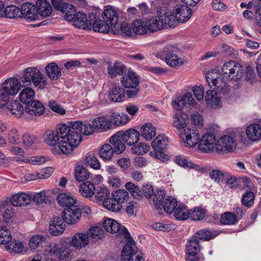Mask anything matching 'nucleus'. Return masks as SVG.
Here are the masks:
<instances>
[{
	"instance_id": "obj_26",
	"label": "nucleus",
	"mask_w": 261,
	"mask_h": 261,
	"mask_svg": "<svg viewBox=\"0 0 261 261\" xmlns=\"http://www.w3.org/2000/svg\"><path fill=\"white\" fill-rule=\"evenodd\" d=\"M108 73L112 78L115 77L117 75H123L126 72V66L119 61H116L114 64H109L108 67Z\"/></svg>"
},
{
	"instance_id": "obj_6",
	"label": "nucleus",
	"mask_w": 261,
	"mask_h": 261,
	"mask_svg": "<svg viewBox=\"0 0 261 261\" xmlns=\"http://www.w3.org/2000/svg\"><path fill=\"white\" fill-rule=\"evenodd\" d=\"M168 142V139L164 135H159L152 141L151 146L153 151L150 152L151 156L155 157L161 161L167 159V155L164 151L166 149Z\"/></svg>"
},
{
	"instance_id": "obj_59",
	"label": "nucleus",
	"mask_w": 261,
	"mask_h": 261,
	"mask_svg": "<svg viewBox=\"0 0 261 261\" xmlns=\"http://www.w3.org/2000/svg\"><path fill=\"white\" fill-rule=\"evenodd\" d=\"M45 237L42 235H35L33 236L30 239V247L32 250H35L42 246V244L45 242Z\"/></svg>"
},
{
	"instance_id": "obj_1",
	"label": "nucleus",
	"mask_w": 261,
	"mask_h": 261,
	"mask_svg": "<svg viewBox=\"0 0 261 261\" xmlns=\"http://www.w3.org/2000/svg\"><path fill=\"white\" fill-rule=\"evenodd\" d=\"M103 227L107 232L112 233H118V235L120 236V237L122 236L127 240V243L122 251L121 257L122 260L129 261L133 254L135 253L134 249L136 246L134 241L132 240L130 234L126 227L111 218L107 219L104 221Z\"/></svg>"
},
{
	"instance_id": "obj_62",
	"label": "nucleus",
	"mask_w": 261,
	"mask_h": 261,
	"mask_svg": "<svg viewBox=\"0 0 261 261\" xmlns=\"http://www.w3.org/2000/svg\"><path fill=\"white\" fill-rule=\"evenodd\" d=\"M11 239V233L9 229L6 226H0V244H7L10 242Z\"/></svg>"
},
{
	"instance_id": "obj_63",
	"label": "nucleus",
	"mask_w": 261,
	"mask_h": 261,
	"mask_svg": "<svg viewBox=\"0 0 261 261\" xmlns=\"http://www.w3.org/2000/svg\"><path fill=\"white\" fill-rule=\"evenodd\" d=\"M174 161L178 165L184 168H194L196 165L191 162L188 161L184 156L181 155L176 156L174 158Z\"/></svg>"
},
{
	"instance_id": "obj_21",
	"label": "nucleus",
	"mask_w": 261,
	"mask_h": 261,
	"mask_svg": "<svg viewBox=\"0 0 261 261\" xmlns=\"http://www.w3.org/2000/svg\"><path fill=\"white\" fill-rule=\"evenodd\" d=\"M61 128V124L58 125L56 131L48 130L44 135V142L50 146H54L58 144L59 148V142L61 140V136L60 134V129Z\"/></svg>"
},
{
	"instance_id": "obj_7",
	"label": "nucleus",
	"mask_w": 261,
	"mask_h": 261,
	"mask_svg": "<svg viewBox=\"0 0 261 261\" xmlns=\"http://www.w3.org/2000/svg\"><path fill=\"white\" fill-rule=\"evenodd\" d=\"M177 49L175 46L169 45L165 46L160 54L161 58L165 59L166 63L171 67L174 68L183 64L182 59L177 56Z\"/></svg>"
},
{
	"instance_id": "obj_13",
	"label": "nucleus",
	"mask_w": 261,
	"mask_h": 261,
	"mask_svg": "<svg viewBox=\"0 0 261 261\" xmlns=\"http://www.w3.org/2000/svg\"><path fill=\"white\" fill-rule=\"evenodd\" d=\"M158 17L161 23H163V29L174 27L177 23L175 14L167 9H160L157 11Z\"/></svg>"
},
{
	"instance_id": "obj_50",
	"label": "nucleus",
	"mask_w": 261,
	"mask_h": 261,
	"mask_svg": "<svg viewBox=\"0 0 261 261\" xmlns=\"http://www.w3.org/2000/svg\"><path fill=\"white\" fill-rule=\"evenodd\" d=\"M125 187L134 198L141 199L143 197V192L135 184L131 182H127L125 184Z\"/></svg>"
},
{
	"instance_id": "obj_16",
	"label": "nucleus",
	"mask_w": 261,
	"mask_h": 261,
	"mask_svg": "<svg viewBox=\"0 0 261 261\" xmlns=\"http://www.w3.org/2000/svg\"><path fill=\"white\" fill-rule=\"evenodd\" d=\"M20 79L16 77H11L5 80L2 84L3 87L10 95L13 96L16 95L21 88L23 86Z\"/></svg>"
},
{
	"instance_id": "obj_56",
	"label": "nucleus",
	"mask_w": 261,
	"mask_h": 261,
	"mask_svg": "<svg viewBox=\"0 0 261 261\" xmlns=\"http://www.w3.org/2000/svg\"><path fill=\"white\" fill-rule=\"evenodd\" d=\"M237 221V216L232 213L225 212L221 216L220 222L222 224L233 225Z\"/></svg>"
},
{
	"instance_id": "obj_12",
	"label": "nucleus",
	"mask_w": 261,
	"mask_h": 261,
	"mask_svg": "<svg viewBox=\"0 0 261 261\" xmlns=\"http://www.w3.org/2000/svg\"><path fill=\"white\" fill-rule=\"evenodd\" d=\"M180 137L187 146H195L199 142L200 135L195 128L184 129L180 134Z\"/></svg>"
},
{
	"instance_id": "obj_29",
	"label": "nucleus",
	"mask_w": 261,
	"mask_h": 261,
	"mask_svg": "<svg viewBox=\"0 0 261 261\" xmlns=\"http://www.w3.org/2000/svg\"><path fill=\"white\" fill-rule=\"evenodd\" d=\"M89 242V239L87 233H76L72 239L71 244L72 246L78 249L85 247Z\"/></svg>"
},
{
	"instance_id": "obj_53",
	"label": "nucleus",
	"mask_w": 261,
	"mask_h": 261,
	"mask_svg": "<svg viewBox=\"0 0 261 261\" xmlns=\"http://www.w3.org/2000/svg\"><path fill=\"white\" fill-rule=\"evenodd\" d=\"M252 6L256 8L255 16L257 23L261 25V0H252L247 5V8L250 9Z\"/></svg>"
},
{
	"instance_id": "obj_57",
	"label": "nucleus",
	"mask_w": 261,
	"mask_h": 261,
	"mask_svg": "<svg viewBox=\"0 0 261 261\" xmlns=\"http://www.w3.org/2000/svg\"><path fill=\"white\" fill-rule=\"evenodd\" d=\"M145 19L134 21L132 28L135 33L138 35H143L147 32V28L145 25Z\"/></svg>"
},
{
	"instance_id": "obj_36",
	"label": "nucleus",
	"mask_w": 261,
	"mask_h": 261,
	"mask_svg": "<svg viewBox=\"0 0 261 261\" xmlns=\"http://www.w3.org/2000/svg\"><path fill=\"white\" fill-rule=\"evenodd\" d=\"M31 200V197L25 193L14 195L11 198V202L15 206H25L30 202Z\"/></svg>"
},
{
	"instance_id": "obj_10",
	"label": "nucleus",
	"mask_w": 261,
	"mask_h": 261,
	"mask_svg": "<svg viewBox=\"0 0 261 261\" xmlns=\"http://www.w3.org/2000/svg\"><path fill=\"white\" fill-rule=\"evenodd\" d=\"M200 249L198 240L192 237L186 245L187 261H202L203 257L198 254Z\"/></svg>"
},
{
	"instance_id": "obj_35",
	"label": "nucleus",
	"mask_w": 261,
	"mask_h": 261,
	"mask_svg": "<svg viewBox=\"0 0 261 261\" xmlns=\"http://www.w3.org/2000/svg\"><path fill=\"white\" fill-rule=\"evenodd\" d=\"M219 94L214 90H207L205 96L206 103L213 108H219L221 102Z\"/></svg>"
},
{
	"instance_id": "obj_39",
	"label": "nucleus",
	"mask_w": 261,
	"mask_h": 261,
	"mask_svg": "<svg viewBox=\"0 0 261 261\" xmlns=\"http://www.w3.org/2000/svg\"><path fill=\"white\" fill-rule=\"evenodd\" d=\"M95 190L94 185L90 181H86L82 183L79 188L80 194L86 198H90L93 196Z\"/></svg>"
},
{
	"instance_id": "obj_23",
	"label": "nucleus",
	"mask_w": 261,
	"mask_h": 261,
	"mask_svg": "<svg viewBox=\"0 0 261 261\" xmlns=\"http://www.w3.org/2000/svg\"><path fill=\"white\" fill-rule=\"evenodd\" d=\"M45 111L44 105L37 100H34L26 105L24 112L30 115L40 116Z\"/></svg>"
},
{
	"instance_id": "obj_41",
	"label": "nucleus",
	"mask_w": 261,
	"mask_h": 261,
	"mask_svg": "<svg viewBox=\"0 0 261 261\" xmlns=\"http://www.w3.org/2000/svg\"><path fill=\"white\" fill-rule=\"evenodd\" d=\"M35 95V92L32 88L25 87L20 92L19 97L21 102L27 105L34 100Z\"/></svg>"
},
{
	"instance_id": "obj_33",
	"label": "nucleus",
	"mask_w": 261,
	"mask_h": 261,
	"mask_svg": "<svg viewBox=\"0 0 261 261\" xmlns=\"http://www.w3.org/2000/svg\"><path fill=\"white\" fill-rule=\"evenodd\" d=\"M92 123L95 126L96 130L98 132H107L111 129L109 119L105 116H100L94 118Z\"/></svg>"
},
{
	"instance_id": "obj_9",
	"label": "nucleus",
	"mask_w": 261,
	"mask_h": 261,
	"mask_svg": "<svg viewBox=\"0 0 261 261\" xmlns=\"http://www.w3.org/2000/svg\"><path fill=\"white\" fill-rule=\"evenodd\" d=\"M62 219L66 223L71 225L78 223L82 215V210L77 205L65 208L62 212Z\"/></svg>"
},
{
	"instance_id": "obj_27",
	"label": "nucleus",
	"mask_w": 261,
	"mask_h": 261,
	"mask_svg": "<svg viewBox=\"0 0 261 261\" xmlns=\"http://www.w3.org/2000/svg\"><path fill=\"white\" fill-rule=\"evenodd\" d=\"M246 135L249 141L255 142L261 139V125L253 123L249 125L246 129Z\"/></svg>"
},
{
	"instance_id": "obj_25",
	"label": "nucleus",
	"mask_w": 261,
	"mask_h": 261,
	"mask_svg": "<svg viewBox=\"0 0 261 261\" xmlns=\"http://www.w3.org/2000/svg\"><path fill=\"white\" fill-rule=\"evenodd\" d=\"M65 225L60 217H55L49 224V232L53 236H60L65 230Z\"/></svg>"
},
{
	"instance_id": "obj_44",
	"label": "nucleus",
	"mask_w": 261,
	"mask_h": 261,
	"mask_svg": "<svg viewBox=\"0 0 261 261\" xmlns=\"http://www.w3.org/2000/svg\"><path fill=\"white\" fill-rule=\"evenodd\" d=\"M156 129L151 123H146L141 128L142 136L146 140H151L155 135Z\"/></svg>"
},
{
	"instance_id": "obj_32",
	"label": "nucleus",
	"mask_w": 261,
	"mask_h": 261,
	"mask_svg": "<svg viewBox=\"0 0 261 261\" xmlns=\"http://www.w3.org/2000/svg\"><path fill=\"white\" fill-rule=\"evenodd\" d=\"M123 142L120 132L115 134L110 139V142L112 144L114 152L121 153L123 152L125 149V146Z\"/></svg>"
},
{
	"instance_id": "obj_24",
	"label": "nucleus",
	"mask_w": 261,
	"mask_h": 261,
	"mask_svg": "<svg viewBox=\"0 0 261 261\" xmlns=\"http://www.w3.org/2000/svg\"><path fill=\"white\" fill-rule=\"evenodd\" d=\"M123 141L129 146L137 143L140 138V133L135 129H129L124 132H120Z\"/></svg>"
},
{
	"instance_id": "obj_49",
	"label": "nucleus",
	"mask_w": 261,
	"mask_h": 261,
	"mask_svg": "<svg viewBox=\"0 0 261 261\" xmlns=\"http://www.w3.org/2000/svg\"><path fill=\"white\" fill-rule=\"evenodd\" d=\"M166 196L165 192L162 190H156L153 195V203L156 209H162L163 200Z\"/></svg>"
},
{
	"instance_id": "obj_18",
	"label": "nucleus",
	"mask_w": 261,
	"mask_h": 261,
	"mask_svg": "<svg viewBox=\"0 0 261 261\" xmlns=\"http://www.w3.org/2000/svg\"><path fill=\"white\" fill-rule=\"evenodd\" d=\"M188 5H177L173 11L177 22L187 21L192 16V10Z\"/></svg>"
},
{
	"instance_id": "obj_19",
	"label": "nucleus",
	"mask_w": 261,
	"mask_h": 261,
	"mask_svg": "<svg viewBox=\"0 0 261 261\" xmlns=\"http://www.w3.org/2000/svg\"><path fill=\"white\" fill-rule=\"evenodd\" d=\"M121 83L125 88H135L139 85V77L134 71L129 69L127 74L121 77Z\"/></svg>"
},
{
	"instance_id": "obj_2",
	"label": "nucleus",
	"mask_w": 261,
	"mask_h": 261,
	"mask_svg": "<svg viewBox=\"0 0 261 261\" xmlns=\"http://www.w3.org/2000/svg\"><path fill=\"white\" fill-rule=\"evenodd\" d=\"M59 130L61 136L59 149L63 153L69 154L82 141V134L74 130L71 131L65 124H61V128Z\"/></svg>"
},
{
	"instance_id": "obj_31",
	"label": "nucleus",
	"mask_w": 261,
	"mask_h": 261,
	"mask_svg": "<svg viewBox=\"0 0 261 261\" xmlns=\"http://www.w3.org/2000/svg\"><path fill=\"white\" fill-rule=\"evenodd\" d=\"M38 15L43 17L49 16L52 13V7L46 0H38L36 3Z\"/></svg>"
},
{
	"instance_id": "obj_5",
	"label": "nucleus",
	"mask_w": 261,
	"mask_h": 261,
	"mask_svg": "<svg viewBox=\"0 0 261 261\" xmlns=\"http://www.w3.org/2000/svg\"><path fill=\"white\" fill-rule=\"evenodd\" d=\"M221 72L224 79L233 82L239 81L244 75L243 67L234 61H229L225 63L222 67Z\"/></svg>"
},
{
	"instance_id": "obj_11",
	"label": "nucleus",
	"mask_w": 261,
	"mask_h": 261,
	"mask_svg": "<svg viewBox=\"0 0 261 261\" xmlns=\"http://www.w3.org/2000/svg\"><path fill=\"white\" fill-rule=\"evenodd\" d=\"M218 141L215 135L208 133L203 135L199 140L198 147L199 149L204 152H210L216 148Z\"/></svg>"
},
{
	"instance_id": "obj_52",
	"label": "nucleus",
	"mask_w": 261,
	"mask_h": 261,
	"mask_svg": "<svg viewBox=\"0 0 261 261\" xmlns=\"http://www.w3.org/2000/svg\"><path fill=\"white\" fill-rule=\"evenodd\" d=\"M205 215V210L200 207H194L189 211V217L194 221L201 220Z\"/></svg>"
},
{
	"instance_id": "obj_15",
	"label": "nucleus",
	"mask_w": 261,
	"mask_h": 261,
	"mask_svg": "<svg viewBox=\"0 0 261 261\" xmlns=\"http://www.w3.org/2000/svg\"><path fill=\"white\" fill-rule=\"evenodd\" d=\"M72 17L73 19L70 21H73V25L76 28L86 29L92 25V13L89 15V19L85 13L80 11L74 13Z\"/></svg>"
},
{
	"instance_id": "obj_8",
	"label": "nucleus",
	"mask_w": 261,
	"mask_h": 261,
	"mask_svg": "<svg viewBox=\"0 0 261 261\" xmlns=\"http://www.w3.org/2000/svg\"><path fill=\"white\" fill-rule=\"evenodd\" d=\"M218 75L214 73V70L209 71L206 74V81L209 86L217 90V92L224 95H227L230 91V88L226 82L221 78L217 77Z\"/></svg>"
},
{
	"instance_id": "obj_17",
	"label": "nucleus",
	"mask_w": 261,
	"mask_h": 261,
	"mask_svg": "<svg viewBox=\"0 0 261 261\" xmlns=\"http://www.w3.org/2000/svg\"><path fill=\"white\" fill-rule=\"evenodd\" d=\"M236 147L234 139L229 136H224L218 141L216 150L218 153H223L225 151L229 152Z\"/></svg>"
},
{
	"instance_id": "obj_48",
	"label": "nucleus",
	"mask_w": 261,
	"mask_h": 261,
	"mask_svg": "<svg viewBox=\"0 0 261 261\" xmlns=\"http://www.w3.org/2000/svg\"><path fill=\"white\" fill-rule=\"evenodd\" d=\"M114 153L112 146L108 144L103 145L99 150V156L103 160H110Z\"/></svg>"
},
{
	"instance_id": "obj_55",
	"label": "nucleus",
	"mask_w": 261,
	"mask_h": 261,
	"mask_svg": "<svg viewBox=\"0 0 261 261\" xmlns=\"http://www.w3.org/2000/svg\"><path fill=\"white\" fill-rule=\"evenodd\" d=\"M7 249L11 252L15 253H22L25 251L24 246L19 241L14 240L7 246Z\"/></svg>"
},
{
	"instance_id": "obj_64",
	"label": "nucleus",
	"mask_w": 261,
	"mask_h": 261,
	"mask_svg": "<svg viewBox=\"0 0 261 261\" xmlns=\"http://www.w3.org/2000/svg\"><path fill=\"white\" fill-rule=\"evenodd\" d=\"M150 149V146L143 143H140L137 145H134L131 149L132 153L136 154H143Z\"/></svg>"
},
{
	"instance_id": "obj_43",
	"label": "nucleus",
	"mask_w": 261,
	"mask_h": 261,
	"mask_svg": "<svg viewBox=\"0 0 261 261\" xmlns=\"http://www.w3.org/2000/svg\"><path fill=\"white\" fill-rule=\"evenodd\" d=\"M144 20L145 25H146V27L148 31L154 32L163 29V24L161 23L160 19L158 17H153L151 19H146Z\"/></svg>"
},
{
	"instance_id": "obj_47",
	"label": "nucleus",
	"mask_w": 261,
	"mask_h": 261,
	"mask_svg": "<svg viewBox=\"0 0 261 261\" xmlns=\"http://www.w3.org/2000/svg\"><path fill=\"white\" fill-rule=\"evenodd\" d=\"M177 205V201L176 199L172 197H168L165 199L162 204V208L168 214L172 213Z\"/></svg>"
},
{
	"instance_id": "obj_51",
	"label": "nucleus",
	"mask_w": 261,
	"mask_h": 261,
	"mask_svg": "<svg viewBox=\"0 0 261 261\" xmlns=\"http://www.w3.org/2000/svg\"><path fill=\"white\" fill-rule=\"evenodd\" d=\"M89 240L97 241L101 239L104 236L103 230L100 227H92L87 232Z\"/></svg>"
},
{
	"instance_id": "obj_28",
	"label": "nucleus",
	"mask_w": 261,
	"mask_h": 261,
	"mask_svg": "<svg viewBox=\"0 0 261 261\" xmlns=\"http://www.w3.org/2000/svg\"><path fill=\"white\" fill-rule=\"evenodd\" d=\"M125 97L124 90L119 86H113L110 89L109 99L114 102H122Z\"/></svg>"
},
{
	"instance_id": "obj_34",
	"label": "nucleus",
	"mask_w": 261,
	"mask_h": 261,
	"mask_svg": "<svg viewBox=\"0 0 261 261\" xmlns=\"http://www.w3.org/2000/svg\"><path fill=\"white\" fill-rule=\"evenodd\" d=\"M96 14L92 13V24L93 30L95 32L100 33H108L111 28L107 23L105 22L104 20L96 19Z\"/></svg>"
},
{
	"instance_id": "obj_46",
	"label": "nucleus",
	"mask_w": 261,
	"mask_h": 261,
	"mask_svg": "<svg viewBox=\"0 0 261 261\" xmlns=\"http://www.w3.org/2000/svg\"><path fill=\"white\" fill-rule=\"evenodd\" d=\"M174 216L176 219L185 220L189 217V211L185 205L180 204L174 210Z\"/></svg>"
},
{
	"instance_id": "obj_37",
	"label": "nucleus",
	"mask_w": 261,
	"mask_h": 261,
	"mask_svg": "<svg viewBox=\"0 0 261 261\" xmlns=\"http://www.w3.org/2000/svg\"><path fill=\"white\" fill-rule=\"evenodd\" d=\"M45 69L47 75L51 80H57L61 76V70L55 62L47 64Z\"/></svg>"
},
{
	"instance_id": "obj_60",
	"label": "nucleus",
	"mask_w": 261,
	"mask_h": 261,
	"mask_svg": "<svg viewBox=\"0 0 261 261\" xmlns=\"http://www.w3.org/2000/svg\"><path fill=\"white\" fill-rule=\"evenodd\" d=\"M216 236V235L211 231L206 229H201L196 232L193 237L196 238L198 240H203L208 241L214 239Z\"/></svg>"
},
{
	"instance_id": "obj_30",
	"label": "nucleus",
	"mask_w": 261,
	"mask_h": 261,
	"mask_svg": "<svg viewBox=\"0 0 261 261\" xmlns=\"http://www.w3.org/2000/svg\"><path fill=\"white\" fill-rule=\"evenodd\" d=\"M46 255L50 256H56L60 260H63L69 257V253L68 249L65 248H59L57 246H54L53 248L47 249L45 251Z\"/></svg>"
},
{
	"instance_id": "obj_40",
	"label": "nucleus",
	"mask_w": 261,
	"mask_h": 261,
	"mask_svg": "<svg viewBox=\"0 0 261 261\" xmlns=\"http://www.w3.org/2000/svg\"><path fill=\"white\" fill-rule=\"evenodd\" d=\"M7 109L11 114L17 117L21 116L24 111L22 105L17 100H13L8 103Z\"/></svg>"
},
{
	"instance_id": "obj_38",
	"label": "nucleus",
	"mask_w": 261,
	"mask_h": 261,
	"mask_svg": "<svg viewBox=\"0 0 261 261\" xmlns=\"http://www.w3.org/2000/svg\"><path fill=\"white\" fill-rule=\"evenodd\" d=\"M57 200L59 204L62 207L69 208L70 206L76 205V200L66 193L59 194L57 198Z\"/></svg>"
},
{
	"instance_id": "obj_54",
	"label": "nucleus",
	"mask_w": 261,
	"mask_h": 261,
	"mask_svg": "<svg viewBox=\"0 0 261 261\" xmlns=\"http://www.w3.org/2000/svg\"><path fill=\"white\" fill-rule=\"evenodd\" d=\"M90 176L88 170L82 166H77L75 169V178L76 180L81 182L87 180Z\"/></svg>"
},
{
	"instance_id": "obj_45",
	"label": "nucleus",
	"mask_w": 261,
	"mask_h": 261,
	"mask_svg": "<svg viewBox=\"0 0 261 261\" xmlns=\"http://www.w3.org/2000/svg\"><path fill=\"white\" fill-rule=\"evenodd\" d=\"M188 121V117L186 114L177 113L173 117V126L178 128H184Z\"/></svg>"
},
{
	"instance_id": "obj_4",
	"label": "nucleus",
	"mask_w": 261,
	"mask_h": 261,
	"mask_svg": "<svg viewBox=\"0 0 261 261\" xmlns=\"http://www.w3.org/2000/svg\"><path fill=\"white\" fill-rule=\"evenodd\" d=\"M129 199V194L124 189H118L113 192L112 197L104 201L103 206L108 210L118 212L122 208V204Z\"/></svg>"
},
{
	"instance_id": "obj_3",
	"label": "nucleus",
	"mask_w": 261,
	"mask_h": 261,
	"mask_svg": "<svg viewBox=\"0 0 261 261\" xmlns=\"http://www.w3.org/2000/svg\"><path fill=\"white\" fill-rule=\"evenodd\" d=\"M19 79L23 86L33 85L39 89H44L47 85L45 78L40 70L35 67H30L24 69Z\"/></svg>"
},
{
	"instance_id": "obj_58",
	"label": "nucleus",
	"mask_w": 261,
	"mask_h": 261,
	"mask_svg": "<svg viewBox=\"0 0 261 261\" xmlns=\"http://www.w3.org/2000/svg\"><path fill=\"white\" fill-rule=\"evenodd\" d=\"M61 12L65 14L64 17L67 21H71L73 19L72 16L75 13V7L69 3H64L63 9H61Z\"/></svg>"
},
{
	"instance_id": "obj_20",
	"label": "nucleus",
	"mask_w": 261,
	"mask_h": 261,
	"mask_svg": "<svg viewBox=\"0 0 261 261\" xmlns=\"http://www.w3.org/2000/svg\"><path fill=\"white\" fill-rule=\"evenodd\" d=\"M102 18L113 30L118 22V14L116 10L112 7L108 8L102 13Z\"/></svg>"
},
{
	"instance_id": "obj_61",
	"label": "nucleus",
	"mask_w": 261,
	"mask_h": 261,
	"mask_svg": "<svg viewBox=\"0 0 261 261\" xmlns=\"http://www.w3.org/2000/svg\"><path fill=\"white\" fill-rule=\"evenodd\" d=\"M255 196V194L253 192H246L241 199L242 204L247 207H251L254 204Z\"/></svg>"
},
{
	"instance_id": "obj_42",
	"label": "nucleus",
	"mask_w": 261,
	"mask_h": 261,
	"mask_svg": "<svg viewBox=\"0 0 261 261\" xmlns=\"http://www.w3.org/2000/svg\"><path fill=\"white\" fill-rule=\"evenodd\" d=\"M4 16L9 18H22L21 8L14 5L7 6L4 9Z\"/></svg>"
},
{
	"instance_id": "obj_22",
	"label": "nucleus",
	"mask_w": 261,
	"mask_h": 261,
	"mask_svg": "<svg viewBox=\"0 0 261 261\" xmlns=\"http://www.w3.org/2000/svg\"><path fill=\"white\" fill-rule=\"evenodd\" d=\"M192 94L190 92H187L182 97H177L172 102V106L176 110L182 109L186 105L194 106L195 104Z\"/></svg>"
},
{
	"instance_id": "obj_14",
	"label": "nucleus",
	"mask_w": 261,
	"mask_h": 261,
	"mask_svg": "<svg viewBox=\"0 0 261 261\" xmlns=\"http://www.w3.org/2000/svg\"><path fill=\"white\" fill-rule=\"evenodd\" d=\"M21 7L22 18L28 22H32L38 19L39 15L36 5L28 2L23 4Z\"/></svg>"
}]
</instances>
